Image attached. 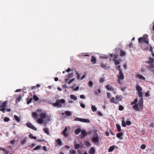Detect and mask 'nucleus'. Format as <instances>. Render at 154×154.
<instances>
[{
	"mask_svg": "<svg viewBox=\"0 0 154 154\" xmlns=\"http://www.w3.org/2000/svg\"><path fill=\"white\" fill-rule=\"evenodd\" d=\"M138 101L137 98L135 99L133 102L131 103V105L134 104L132 106L133 109L136 111H138L140 109H142L143 108V100L142 98H141L137 104H136Z\"/></svg>",
	"mask_w": 154,
	"mask_h": 154,
	"instance_id": "f257e3e1",
	"label": "nucleus"
},
{
	"mask_svg": "<svg viewBox=\"0 0 154 154\" xmlns=\"http://www.w3.org/2000/svg\"><path fill=\"white\" fill-rule=\"evenodd\" d=\"M65 100L64 99H57L55 103H51V104L54 106H56L58 108H61L62 104L65 103Z\"/></svg>",
	"mask_w": 154,
	"mask_h": 154,
	"instance_id": "f03ea898",
	"label": "nucleus"
},
{
	"mask_svg": "<svg viewBox=\"0 0 154 154\" xmlns=\"http://www.w3.org/2000/svg\"><path fill=\"white\" fill-rule=\"evenodd\" d=\"M119 74L117 75V77L118 78L117 82L119 84L121 85L122 83V82L121 81H122L124 79V76L122 72V69H119Z\"/></svg>",
	"mask_w": 154,
	"mask_h": 154,
	"instance_id": "7ed1b4c3",
	"label": "nucleus"
},
{
	"mask_svg": "<svg viewBox=\"0 0 154 154\" xmlns=\"http://www.w3.org/2000/svg\"><path fill=\"white\" fill-rule=\"evenodd\" d=\"M8 101H5L2 103H0V110L5 113V107L7 105Z\"/></svg>",
	"mask_w": 154,
	"mask_h": 154,
	"instance_id": "20e7f679",
	"label": "nucleus"
},
{
	"mask_svg": "<svg viewBox=\"0 0 154 154\" xmlns=\"http://www.w3.org/2000/svg\"><path fill=\"white\" fill-rule=\"evenodd\" d=\"M94 136V137L92 138V140L96 143H98L99 142V137L97 134L96 133H95Z\"/></svg>",
	"mask_w": 154,
	"mask_h": 154,
	"instance_id": "39448f33",
	"label": "nucleus"
},
{
	"mask_svg": "<svg viewBox=\"0 0 154 154\" xmlns=\"http://www.w3.org/2000/svg\"><path fill=\"white\" fill-rule=\"evenodd\" d=\"M62 142L60 138H58L55 140V145L56 146H62Z\"/></svg>",
	"mask_w": 154,
	"mask_h": 154,
	"instance_id": "423d86ee",
	"label": "nucleus"
},
{
	"mask_svg": "<svg viewBox=\"0 0 154 154\" xmlns=\"http://www.w3.org/2000/svg\"><path fill=\"white\" fill-rule=\"evenodd\" d=\"M26 126L29 128L34 130H36L37 129L30 122H28L26 124Z\"/></svg>",
	"mask_w": 154,
	"mask_h": 154,
	"instance_id": "0eeeda50",
	"label": "nucleus"
},
{
	"mask_svg": "<svg viewBox=\"0 0 154 154\" xmlns=\"http://www.w3.org/2000/svg\"><path fill=\"white\" fill-rule=\"evenodd\" d=\"M100 66L103 69L105 70H107L109 68V66L107 64H104L103 63H100Z\"/></svg>",
	"mask_w": 154,
	"mask_h": 154,
	"instance_id": "6e6552de",
	"label": "nucleus"
},
{
	"mask_svg": "<svg viewBox=\"0 0 154 154\" xmlns=\"http://www.w3.org/2000/svg\"><path fill=\"white\" fill-rule=\"evenodd\" d=\"M81 138H85V137L87 135V134L85 131L84 130H82L81 131Z\"/></svg>",
	"mask_w": 154,
	"mask_h": 154,
	"instance_id": "1a4fd4ad",
	"label": "nucleus"
},
{
	"mask_svg": "<svg viewBox=\"0 0 154 154\" xmlns=\"http://www.w3.org/2000/svg\"><path fill=\"white\" fill-rule=\"evenodd\" d=\"M122 97L121 95L119 96L117 95L115 97V99L116 101H118V103L119 102L122 101Z\"/></svg>",
	"mask_w": 154,
	"mask_h": 154,
	"instance_id": "9d476101",
	"label": "nucleus"
},
{
	"mask_svg": "<svg viewBox=\"0 0 154 154\" xmlns=\"http://www.w3.org/2000/svg\"><path fill=\"white\" fill-rule=\"evenodd\" d=\"M95 150L93 147L90 148L89 151V154H94L95 153Z\"/></svg>",
	"mask_w": 154,
	"mask_h": 154,
	"instance_id": "9b49d317",
	"label": "nucleus"
},
{
	"mask_svg": "<svg viewBox=\"0 0 154 154\" xmlns=\"http://www.w3.org/2000/svg\"><path fill=\"white\" fill-rule=\"evenodd\" d=\"M136 89L138 92L141 91L142 90V88L138 85H136Z\"/></svg>",
	"mask_w": 154,
	"mask_h": 154,
	"instance_id": "f8f14e48",
	"label": "nucleus"
},
{
	"mask_svg": "<svg viewBox=\"0 0 154 154\" xmlns=\"http://www.w3.org/2000/svg\"><path fill=\"white\" fill-rule=\"evenodd\" d=\"M46 112L42 113L40 114V117L42 119H45L46 117Z\"/></svg>",
	"mask_w": 154,
	"mask_h": 154,
	"instance_id": "ddd939ff",
	"label": "nucleus"
},
{
	"mask_svg": "<svg viewBox=\"0 0 154 154\" xmlns=\"http://www.w3.org/2000/svg\"><path fill=\"white\" fill-rule=\"evenodd\" d=\"M106 88L108 90L114 91V89L111 86L107 85L106 86Z\"/></svg>",
	"mask_w": 154,
	"mask_h": 154,
	"instance_id": "4468645a",
	"label": "nucleus"
},
{
	"mask_svg": "<svg viewBox=\"0 0 154 154\" xmlns=\"http://www.w3.org/2000/svg\"><path fill=\"white\" fill-rule=\"evenodd\" d=\"M26 142V138H25L21 140L20 144L21 145H24L25 144Z\"/></svg>",
	"mask_w": 154,
	"mask_h": 154,
	"instance_id": "2eb2a0df",
	"label": "nucleus"
},
{
	"mask_svg": "<svg viewBox=\"0 0 154 154\" xmlns=\"http://www.w3.org/2000/svg\"><path fill=\"white\" fill-rule=\"evenodd\" d=\"M149 60L146 62V63L149 64H152L153 63L154 59L153 58H152L151 57L149 58Z\"/></svg>",
	"mask_w": 154,
	"mask_h": 154,
	"instance_id": "dca6fc26",
	"label": "nucleus"
},
{
	"mask_svg": "<svg viewBox=\"0 0 154 154\" xmlns=\"http://www.w3.org/2000/svg\"><path fill=\"white\" fill-rule=\"evenodd\" d=\"M96 58L92 56L91 59V62H92L93 64H95L96 63Z\"/></svg>",
	"mask_w": 154,
	"mask_h": 154,
	"instance_id": "f3484780",
	"label": "nucleus"
},
{
	"mask_svg": "<svg viewBox=\"0 0 154 154\" xmlns=\"http://www.w3.org/2000/svg\"><path fill=\"white\" fill-rule=\"evenodd\" d=\"M149 69L150 70L152 71V69H154V63L150 64L148 67Z\"/></svg>",
	"mask_w": 154,
	"mask_h": 154,
	"instance_id": "a211bd4d",
	"label": "nucleus"
},
{
	"mask_svg": "<svg viewBox=\"0 0 154 154\" xmlns=\"http://www.w3.org/2000/svg\"><path fill=\"white\" fill-rule=\"evenodd\" d=\"M137 77L140 79H142L143 80H146V78L143 76L140 75H137Z\"/></svg>",
	"mask_w": 154,
	"mask_h": 154,
	"instance_id": "6ab92c4d",
	"label": "nucleus"
},
{
	"mask_svg": "<svg viewBox=\"0 0 154 154\" xmlns=\"http://www.w3.org/2000/svg\"><path fill=\"white\" fill-rule=\"evenodd\" d=\"M110 101L111 103H115L116 104H117L118 103V101H116V100L115 101V100L114 98V97H112L110 100Z\"/></svg>",
	"mask_w": 154,
	"mask_h": 154,
	"instance_id": "aec40b11",
	"label": "nucleus"
},
{
	"mask_svg": "<svg viewBox=\"0 0 154 154\" xmlns=\"http://www.w3.org/2000/svg\"><path fill=\"white\" fill-rule=\"evenodd\" d=\"M14 118H15V119L16 120V121L18 122H20L21 120L20 118L18 116H17V115H15L14 116Z\"/></svg>",
	"mask_w": 154,
	"mask_h": 154,
	"instance_id": "412c9836",
	"label": "nucleus"
},
{
	"mask_svg": "<svg viewBox=\"0 0 154 154\" xmlns=\"http://www.w3.org/2000/svg\"><path fill=\"white\" fill-rule=\"evenodd\" d=\"M32 117L34 118V119H35L38 118L37 114L35 112H33L32 113Z\"/></svg>",
	"mask_w": 154,
	"mask_h": 154,
	"instance_id": "4be33fe9",
	"label": "nucleus"
},
{
	"mask_svg": "<svg viewBox=\"0 0 154 154\" xmlns=\"http://www.w3.org/2000/svg\"><path fill=\"white\" fill-rule=\"evenodd\" d=\"M76 85H74L73 86L70 87V88H71V89H73V91H77L79 89V87L78 86H77L75 88H73Z\"/></svg>",
	"mask_w": 154,
	"mask_h": 154,
	"instance_id": "5701e85b",
	"label": "nucleus"
},
{
	"mask_svg": "<svg viewBox=\"0 0 154 154\" xmlns=\"http://www.w3.org/2000/svg\"><path fill=\"white\" fill-rule=\"evenodd\" d=\"M115 148V145H113L112 146H110L108 149V152H112L114 149Z\"/></svg>",
	"mask_w": 154,
	"mask_h": 154,
	"instance_id": "b1692460",
	"label": "nucleus"
},
{
	"mask_svg": "<svg viewBox=\"0 0 154 154\" xmlns=\"http://www.w3.org/2000/svg\"><path fill=\"white\" fill-rule=\"evenodd\" d=\"M44 131L45 133L47 134L48 135L49 134V131L48 128H44Z\"/></svg>",
	"mask_w": 154,
	"mask_h": 154,
	"instance_id": "393cba45",
	"label": "nucleus"
},
{
	"mask_svg": "<svg viewBox=\"0 0 154 154\" xmlns=\"http://www.w3.org/2000/svg\"><path fill=\"white\" fill-rule=\"evenodd\" d=\"M81 131V129L80 128H77L75 131V134H78Z\"/></svg>",
	"mask_w": 154,
	"mask_h": 154,
	"instance_id": "a878e982",
	"label": "nucleus"
},
{
	"mask_svg": "<svg viewBox=\"0 0 154 154\" xmlns=\"http://www.w3.org/2000/svg\"><path fill=\"white\" fill-rule=\"evenodd\" d=\"M81 122H83L89 123L90 121L87 119H82Z\"/></svg>",
	"mask_w": 154,
	"mask_h": 154,
	"instance_id": "bb28decb",
	"label": "nucleus"
},
{
	"mask_svg": "<svg viewBox=\"0 0 154 154\" xmlns=\"http://www.w3.org/2000/svg\"><path fill=\"white\" fill-rule=\"evenodd\" d=\"M70 97L73 100H77V97L75 96L74 95L72 94L70 95Z\"/></svg>",
	"mask_w": 154,
	"mask_h": 154,
	"instance_id": "cd10ccee",
	"label": "nucleus"
},
{
	"mask_svg": "<svg viewBox=\"0 0 154 154\" xmlns=\"http://www.w3.org/2000/svg\"><path fill=\"white\" fill-rule=\"evenodd\" d=\"M123 133L122 132H120L117 134L116 137L118 138H120L121 137L123 136Z\"/></svg>",
	"mask_w": 154,
	"mask_h": 154,
	"instance_id": "c85d7f7f",
	"label": "nucleus"
},
{
	"mask_svg": "<svg viewBox=\"0 0 154 154\" xmlns=\"http://www.w3.org/2000/svg\"><path fill=\"white\" fill-rule=\"evenodd\" d=\"M29 137L31 139H33L34 140H36V137L33 136L32 134H30L29 135Z\"/></svg>",
	"mask_w": 154,
	"mask_h": 154,
	"instance_id": "c756f323",
	"label": "nucleus"
},
{
	"mask_svg": "<svg viewBox=\"0 0 154 154\" xmlns=\"http://www.w3.org/2000/svg\"><path fill=\"white\" fill-rule=\"evenodd\" d=\"M101 93L100 90V89H97L96 91H94V94L97 95L98 94Z\"/></svg>",
	"mask_w": 154,
	"mask_h": 154,
	"instance_id": "7c9ffc66",
	"label": "nucleus"
},
{
	"mask_svg": "<svg viewBox=\"0 0 154 154\" xmlns=\"http://www.w3.org/2000/svg\"><path fill=\"white\" fill-rule=\"evenodd\" d=\"M37 122L39 124H42L43 122V120L42 118H39L37 119Z\"/></svg>",
	"mask_w": 154,
	"mask_h": 154,
	"instance_id": "2f4dec72",
	"label": "nucleus"
},
{
	"mask_svg": "<svg viewBox=\"0 0 154 154\" xmlns=\"http://www.w3.org/2000/svg\"><path fill=\"white\" fill-rule=\"evenodd\" d=\"M81 145L78 144H76L74 145L75 148L76 149H79Z\"/></svg>",
	"mask_w": 154,
	"mask_h": 154,
	"instance_id": "473e14b6",
	"label": "nucleus"
},
{
	"mask_svg": "<svg viewBox=\"0 0 154 154\" xmlns=\"http://www.w3.org/2000/svg\"><path fill=\"white\" fill-rule=\"evenodd\" d=\"M144 38L140 37L138 39V41L139 42L141 43L142 42H143Z\"/></svg>",
	"mask_w": 154,
	"mask_h": 154,
	"instance_id": "72a5a7b5",
	"label": "nucleus"
},
{
	"mask_svg": "<svg viewBox=\"0 0 154 154\" xmlns=\"http://www.w3.org/2000/svg\"><path fill=\"white\" fill-rule=\"evenodd\" d=\"M116 126L117 127V128L118 131L119 132H120L121 131V126L120 125H118V124H116Z\"/></svg>",
	"mask_w": 154,
	"mask_h": 154,
	"instance_id": "f704fd0d",
	"label": "nucleus"
},
{
	"mask_svg": "<svg viewBox=\"0 0 154 154\" xmlns=\"http://www.w3.org/2000/svg\"><path fill=\"white\" fill-rule=\"evenodd\" d=\"M65 114L66 116H70L71 115V112L67 111L65 112Z\"/></svg>",
	"mask_w": 154,
	"mask_h": 154,
	"instance_id": "c9c22d12",
	"label": "nucleus"
},
{
	"mask_svg": "<svg viewBox=\"0 0 154 154\" xmlns=\"http://www.w3.org/2000/svg\"><path fill=\"white\" fill-rule=\"evenodd\" d=\"M21 99V96H19L18 97H17V99L16 100V103L20 102V100Z\"/></svg>",
	"mask_w": 154,
	"mask_h": 154,
	"instance_id": "e433bc0d",
	"label": "nucleus"
},
{
	"mask_svg": "<svg viewBox=\"0 0 154 154\" xmlns=\"http://www.w3.org/2000/svg\"><path fill=\"white\" fill-rule=\"evenodd\" d=\"M33 99L36 101H37L38 100V98L35 95H34L33 96Z\"/></svg>",
	"mask_w": 154,
	"mask_h": 154,
	"instance_id": "4c0bfd02",
	"label": "nucleus"
},
{
	"mask_svg": "<svg viewBox=\"0 0 154 154\" xmlns=\"http://www.w3.org/2000/svg\"><path fill=\"white\" fill-rule=\"evenodd\" d=\"M137 94L139 97H141L143 96V93L141 91H138L137 93Z\"/></svg>",
	"mask_w": 154,
	"mask_h": 154,
	"instance_id": "58836bf2",
	"label": "nucleus"
},
{
	"mask_svg": "<svg viewBox=\"0 0 154 154\" xmlns=\"http://www.w3.org/2000/svg\"><path fill=\"white\" fill-rule=\"evenodd\" d=\"M125 55V52L121 50L120 51V56H124Z\"/></svg>",
	"mask_w": 154,
	"mask_h": 154,
	"instance_id": "ea45409f",
	"label": "nucleus"
},
{
	"mask_svg": "<svg viewBox=\"0 0 154 154\" xmlns=\"http://www.w3.org/2000/svg\"><path fill=\"white\" fill-rule=\"evenodd\" d=\"M122 125L123 127H125L126 126V123H125V121L124 120H122Z\"/></svg>",
	"mask_w": 154,
	"mask_h": 154,
	"instance_id": "a19ab883",
	"label": "nucleus"
},
{
	"mask_svg": "<svg viewBox=\"0 0 154 154\" xmlns=\"http://www.w3.org/2000/svg\"><path fill=\"white\" fill-rule=\"evenodd\" d=\"M113 60L114 61V63L115 64V65H118L120 63V62L119 61V60Z\"/></svg>",
	"mask_w": 154,
	"mask_h": 154,
	"instance_id": "79ce46f5",
	"label": "nucleus"
},
{
	"mask_svg": "<svg viewBox=\"0 0 154 154\" xmlns=\"http://www.w3.org/2000/svg\"><path fill=\"white\" fill-rule=\"evenodd\" d=\"M85 145L87 147H89L90 146L91 144L88 141H86L85 142Z\"/></svg>",
	"mask_w": 154,
	"mask_h": 154,
	"instance_id": "37998d69",
	"label": "nucleus"
},
{
	"mask_svg": "<svg viewBox=\"0 0 154 154\" xmlns=\"http://www.w3.org/2000/svg\"><path fill=\"white\" fill-rule=\"evenodd\" d=\"M75 74L77 76V79H80V75L79 74L78 72L76 71V70L75 69Z\"/></svg>",
	"mask_w": 154,
	"mask_h": 154,
	"instance_id": "c03bdc74",
	"label": "nucleus"
},
{
	"mask_svg": "<svg viewBox=\"0 0 154 154\" xmlns=\"http://www.w3.org/2000/svg\"><path fill=\"white\" fill-rule=\"evenodd\" d=\"M91 109L93 112H95L97 110V108L94 106H91Z\"/></svg>",
	"mask_w": 154,
	"mask_h": 154,
	"instance_id": "a18cd8bd",
	"label": "nucleus"
},
{
	"mask_svg": "<svg viewBox=\"0 0 154 154\" xmlns=\"http://www.w3.org/2000/svg\"><path fill=\"white\" fill-rule=\"evenodd\" d=\"M124 108V107L122 106L121 105H120L119 106V110L122 111L123 110Z\"/></svg>",
	"mask_w": 154,
	"mask_h": 154,
	"instance_id": "49530a36",
	"label": "nucleus"
},
{
	"mask_svg": "<svg viewBox=\"0 0 154 154\" xmlns=\"http://www.w3.org/2000/svg\"><path fill=\"white\" fill-rule=\"evenodd\" d=\"M82 118H79L78 117H76L75 118V119L74 120V121H79L80 122L82 121Z\"/></svg>",
	"mask_w": 154,
	"mask_h": 154,
	"instance_id": "de8ad7c7",
	"label": "nucleus"
},
{
	"mask_svg": "<svg viewBox=\"0 0 154 154\" xmlns=\"http://www.w3.org/2000/svg\"><path fill=\"white\" fill-rule=\"evenodd\" d=\"M67 131V128L66 127H65L64 128V129L63 131L62 132V134H63V135L65 136L66 134L65 133Z\"/></svg>",
	"mask_w": 154,
	"mask_h": 154,
	"instance_id": "09e8293b",
	"label": "nucleus"
},
{
	"mask_svg": "<svg viewBox=\"0 0 154 154\" xmlns=\"http://www.w3.org/2000/svg\"><path fill=\"white\" fill-rule=\"evenodd\" d=\"M146 146L145 144H142L141 145L140 148L142 149H145Z\"/></svg>",
	"mask_w": 154,
	"mask_h": 154,
	"instance_id": "8fccbe9b",
	"label": "nucleus"
},
{
	"mask_svg": "<svg viewBox=\"0 0 154 154\" xmlns=\"http://www.w3.org/2000/svg\"><path fill=\"white\" fill-rule=\"evenodd\" d=\"M33 100L32 98H30L29 99L27 102V103L28 104H29L30 103H31L32 100Z\"/></svg>",
	"mask_w": 154,
	"mask_h": 154,
	"instance_id": "3c124183",
	"label": "nucleus"
},
{
	"mask_svg": "<svg viewBox=\"0 0 154 154\" xmlns=\"http://www.w3.org/2000/svg\"><path fill=\"white\" fill-rule=\"evenodd\" d=\"M4 120L5 122H7L10 120V119L8 117H6L4 118Z\"/></svg>",
	"mask_w": 154,
	"mask_h": 154,
	"instance_id": "603ef678",
	"label": "nucleus"
},
{
	"mask_svg": "<svg viewBox=\"0 0 154 154\" xmlns=\"http://www.w3.org/2000/svg\"><path fill=\"white\" fill-rule=\"evenodd\" d=\"M3 152L4 154H8L9 152V151L5 149V150L3 151Z\"/></svg>",
	"mask_w": 154,
	"mask_h": 154,
	"instance_id": "864d4df0",
	"label": "nucleus"
},
{
	"mask_svg": "<svg viewBox=\"0 0 154 154\" xmlns=\"http://www.w3.org/2000/svg\"><path fill=\"white\" fill-rule=\"evenodd\" d=\"M74 80V78H73L71 79H70V80H69V82H68V83L69 84H71V83H72Z\"/></svg>",
	"mask_w": 154,
	"mask_h": 154,
	"instance_id": "5fc2aeb1",
	"label": "nucleus"
},
{
	"mask_svg": "<svg viewBox=\"0 0 154 154\" xmlns=\"http://www.w3.org/2000/svg\"><path fill=\"white\" fill-rule=\"evenodd\" d=\"M131 122L130 121H128L126 122V125H130L131 124Z\"/></svg>",
	"mask_w": 154,
	"mask_h": 154,
	"instance_id": "6e6d98bb",
	"label": "nucleus"
},
{
	"mask_svg": "<svg viewBox=\"0 0 154 154\" xmlns=\"http://www.w3.org/2000/svg\"><path fill=\"white\" fill-rule=\"evenodd\" d=\"M107 98H110L111 97V94L109 92H107Z\"/></svg>",
	"mask_w": 154,
	"mask_h": 154,
	"instance_id": "4d7b16f0",
	"label": "nucleus"
},
{
	"mask_svg": "<svg viewBox=\"0 0 154 154\" xmlns=\"http://www.w3.org/2000/svg\"><path fill=\"white\" fill-rule=\"evenodd\" d=\"M88 85L89 86H91L93 85V83L91 81H90L88 82Z\"/></svg>",
	"mask_w": 154,
	"mask_h": 154,
	"instance_id": "13d9d810",
	"label": "nucleus"
},
{
	"mask_svg": "<svg viewBox=\"0 0 154 154\" xmlns=\"http://www.w3.org/2000/svg\"><path fill=\"white\" fill-rule=\"evenodd\" d=\"M40 148V146H37L35 148H34L33 149V150H38V149H39Z\"/></svg>",
	"mask_w": 154,
	"mask_h": 154,
	"instance_id": "bf43d9fd",
	"label": "nucleus"
},
{
	"mask_svg": "<svg viewBox=\"0 0 154 154\" xmlns=\"http://www.w3.org/2000/svg\"><path fill=\"white\" fill-rule=\"evenodd\" d=\"M15 142H16V141L15 140H14V139L12 140H11V144H14L15 143Z\"/></svg>",
	"mask_w": 154,
	"mask_h": 154,
	"instance_id": "052dcab7",
	"label": "nucleus"
},
{
	"mask_svg": "<svg viewBox=\"0 0 154 154\" xmlns=\"http://www.w3.org/2000/svg\"><path fill=\"white\" fill-rule=\"evenodd\" d=\"M145 97H149V91H148L147 92H146L145 93Z\"/></svg>",
	"mask_w": 154,
	"mask_h": 154,
	"instance_id": "680f3d73",
	"label": "nucleus"
},
{
	"mask_svg": "<svg viewBox=\"0 0 154 154\" xmlns=\"http://www.w3.org/2000/svg\"><path fill=\"white\" fill-rule=\"evenodd\" d=\"M143 42H144L145 43H146L147 44L149 43L148 41L147 40H146V38H144Z\"/></svg>",
	"mask_w": 154,
	"mask_h": 154,
	"instance_id": "e2e57ef3",
	"label": "nucleus"
},
{
	"mask_svg": "<svg viewBox=\"0 0 154 154\" xmlns=\"http://www.w3.org/2000/svg\"><path fill=\"white\" fill-rule=\"evenodd\" d=\"M120 67H121L120 66V65H119L118 66H116V68L119 71V69H120Z\"/></svg>",
	"mask_w": 154,
	"mask_h": 154,
	"instance_id": "0e129e2a",
	"label": "nucleus"
},
{
	"mask_svg": "<svg viewBox=\"0 0 154 154\" xmlns=\"http://www.w3.org/2000/svg\"><path fill=\"white\" fill-rule=\"evenodd\" d=\"M80 106L82 107L83 108L85 107V105L83 103H81L80 104Z\"/></svg>",
	"mask_w": 154,
	"mask_h": 154,
	"instance_id": "69168bd1",
	"label": "nucleus"
},
{
	"mask_svg": "<svg viewBox=\"0 0 154 154\" xmlns=\"http://www.w3.org/2000/svg\"><path fill=\"white\" fill-rule=\"evenodd\" d=\"M80 97L81 99H85V97L83 95H81L80 96Z\"/></svg>",
	"mask_w": 154,
	"mask_h": 154,
	"instance_id": "338daca9",
	"label": "nucleus"
},
{
	"mask_svg": "<svg viewBox=\"0 0 154 154\" xmlns=\"http://www.w3.org/2000/svg\"><path fill=\"white\" fill-rule=\"evenodd\" d=\"M104 79L103 78H101L100 80V81L101 82H104Z\"/></svg>",
	"mask_w": 154,
	"mask_h": 154,
	"instance_id": "774afa93",
	"label": "nucleus"
}]
</instances>
